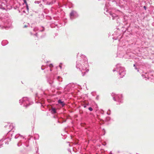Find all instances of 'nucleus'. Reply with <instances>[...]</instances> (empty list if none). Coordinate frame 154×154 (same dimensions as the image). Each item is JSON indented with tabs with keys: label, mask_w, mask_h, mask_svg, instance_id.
<instances>
[{
	"label": "nucleus",
	"mask_w": 154,
	"mask_h": 154,
	"mask_svg": "<svg viewBox=\"0 0 154 154\" xmlns=\"http://www.w3.org/2000/svg\"><path fill=\"white\" fill-rule=\"evenodd\" d=\"M80 57V60H78L76 62V67L77 69H79L81 71L83 70L87 72L88 71V64L87 59L83 55H81Z\"/></svg>",
	"instance_id": "f257e3e1"
},
{
	"label": "nucleus",
	"mask_w": 154,
	"mask_h": 154,
	"mask_svg": "<svg viewBox=\"0 0 154 154\" xmlns=\"http://www.w3.org/2000/svg\"><path fill=\"white\" fill-rule=\"evenodd\" d=\"M116 70L113 69V72L117 71L119 73V74L120 75V78H122L126 74L125 71L124 67L121 66L120 64H117L116 66Z\"/></svg>",
	"instance_id": "f03ea898"
},
{
	"label": "nucleus",
	"mask_w": 154,
	"mask_h": 154,
	"mask_svg": "<svg viewBox=\"0 0 154 154\" xmlns=\"http://www.w3.org/2000/svg\"><path fill=\"white\" fill-rule=\"evenodd\" d=\"M104 11H106V12H104V13L107 15H108V14L109 15V17L110 18H112V20H114L116 19H117L118 18V15L113 13H112V12H110L109 11L108 9L106 8H104Z\"/></svg>",
	"instance_id": "7ed1b4c3"
},
{
	"label": "nucleus",
	"mask_w": 154,
	"mask_h": 154,
	"mask_svg": "<svg viewBox=\"0 0 154 154\" xmlns=\"http://www.w3.org/2000/svg\"><path fill=\"white\" fill-rule=\"evenodd\" d=\"M114 94L113 93L111 94L112 96L113 97V100L115 101H118L119 102H122V95H116L115 96H114Z\"/></svg>",
	"instance_id": "20e7f679"
},
{
	"label": "nucleus",
	"mask_w": 154,
	"mask_h": 154,
	"mask_svg": "<svg viewBox=\"0 0 154 154\" xmlns=\"http://www.w3.org/2000/svg\"><path fill=\"white\" fill-rule=\"evenodd\" d=\"M69 16L70 19H72L77 17L78 14L76 11H72L70 14Z\"/></svg>",
	"instance_id": "39448f33"
},
{
	"label": "nucleus",
	"mask_w": 154,
	"mask_h": 154,
	"mask_svg": "<svg viewBox=\"0 0 154 154\" xmlns=\"http://www.w3.org/2000/svg\"><path fill=\"white\" fill-rule=\"evenodd\" d=\"M152 75L151 73H148V75L147 73H145V74H142V76L143 77V78L145 79V80L148 79L150 77V75Z\"/></svg>",
	"instance_id": "423d86ee"
},
{
	"label": "nucleus",
	"mask_w": 154,
	"mask_h": 154,
	"mask_svg": "<svg viewBox=\"0 0 154 154\" xmlns=\"http://www.w3.org/2000/svg\"><path fill=\"white\" fill-rule=\"evenodd\" d=\"M51 112L52 113H55L56 112V109L55 108H52Z\"/></svg>",
	"instance_id": "0eeeda50"
},
{
	"label": "nucleus",
	"mask_w": 154,
	"mask_h": 154,
	"mask_svg": "<svg viewBox=\"0 0 154 154\" xmlns=\"http://www.w3.org/2000/svg\"><path fill=\"white\" fill-rule=\"evenodd\" d=\"M58 103L60 104L61 105H62L63 106H64V104L63 103V102L62 101L60 100H59L58 101Z\"/></svg>",
	"instance_id": "6e6552de"
},
{
	"label": "nucleus",
	"mask_w": 154,
	"mask_h": 154,
	"mask_svg": "<svg viewBox=\"0 0 154 154\" xmlns=\"http://www.w3.org/2000/svg\"><path fill=\"white\" fill-rule=\"evenodd\" d=\"M88 109L90 111H91L93 110V109L91 107H90L88 108Z\"/></svg>",
	"instance_id": "1a4fd4ad"
},
{
	"label": "nucleus",
	"mask_w": 154,
	"mask_h": 154,
	"mask_svg": "<svg viewBox=\"0 0 154 154\" xmlns=\"http://www.w3.org/2000/svg\"><path fill=\"white\" fill-rule=\"evenodd\" d=\"M49 67L51 68H52L53 67V65L52 64H51L49 65Z\"/></svg>",
	"instance_id": "9d476101"
},
{
	"label": "nucleus",
	"mask_w": 154,
	"mask_h": 154,
	"mask_svg": "<svg viewBox=\"0 0 154 154\" xmlns=\"http://www.w3.org/2000/svg\"><path fill=\"white\" fill-rule=\"evenodd\" d=\"M24 2L26 5H27V2L26 0H23Z\"/></svg>",
	"instance_id": "9b49d317"
},
{
	"label": "nucleus",
	"mask_w": 154,
	"mask_h": 154,
	"mask_svg": "<svg viewBox=\"0 0 154 154\" xmlns=\"http://www.w3.org/2000/svg\"><path fill=\"white\" fill-rule=\"evenodd\" d=\"M27 27V26H26V25H25V26H24L23 28H26Z\"/></svg>",
	"instance_id": "f8f14e48"
},
{
	"label": "nucleus",
	"mask_w": 154,
	"mask_h": 154,
	"mask_svg": "<svg viewBox=\"0 0 154 154\" xmlns=\"http://www.w3.org/2000/svg\"><path fill=\"white\" fill-rule=\"evenodd\" d=\"M143 8H144V9H145V10H146V6H144V7H143Z\"/></svg>",
	"instance_id": "ddd939ff"
},
{
	"label": "nucleus",
	"mask_w": 154,
	"mask_h": 154,
	"mask_svg": "<svg viewBox=\"0 0 154 154\" xmlns=\"http://www.w3.org/2000/svg\"><path fill=\"white\" fill-rule=\"evenodd\" d=\"M26 7H27V8L28 10L29 9V8H28V5H27V6H26Z\"/></svg>",
	"instance_id": "4468645a"
},
{
	"label": "nucleus",
	"mask_w": 154,
	"mask_h": 154,
	"mask_svg": "<svg viewBox=\"0 0 154 154\" xmlns=\"http://www.w3.org/2000/svg\"><path fill=\"white\" fill-rule=\"evenodd\" d=\"M134 67H136V65H135V64H134Z\"/></svg>",
	"instance_id": "2eb2a0df"
},
{
	"label": "nucleus",
	"mask_w": 154,
	"mask_h": 154,
	"mask_svg": "<svg viewBox=\"0 0 154 154\" xmlns=\"http://www.w3.org/2000/svg\"><path fill=\"white\" fill-rule=\"evenodd\" d=\"M135 69H137V67H135Z\"/></svg>",
	"instance_id": "dca6fc26"
},
{
	"label": "nucleus",
	"mask_w": 154,
	"mask_h": 154,
	"mask_svg": "<svg viewBox=\"0 0 154 154\" xmlns=\"http://www.w3.org/2000/svg\"><path fill=\"white\" fill-rule=\"evenodd\" d=\"M137 72H139V70L138 69L137 70Z\"/></svg>",
	"instance_id": "f3484780"
},
{
	"label": "nucleus",
	"mask_w": 154,
	"mask_h": 154,
	"mask_svg": "<svg viewBox=\"0 0 154 154\" xmlns=\"http://www.w3.org/2000/svg\"><path fill=\"white\" fill-rule=\"evenodd\" d=\"M84 74H83L82 75L83 76H84Z\"/></svg>",
	"instance_id": "a211bd4d"
},
{
	"label": "nucleus",
	"mask_w": 154,
	"mask_h": 154,
	"mask_svg": "<svg viewBox=\"0 0 154 154\" xmlns=\"http://www.w3.org/2000/svg\"><path fill=\"white\" fill-rule=\"evenodd\" d=\"M86 107V106H84V107Z\"/></svg>",
	"instance_id": "6ab92c4d"
},
{
	"label": "nucleus",
	"mask_w": 154,
	"mask_h": 154,
	"mask_svg": "<svg viewBox=\"0 0 154 154\" xmlns=\"http://www.w3.org/2000/svg\"><path fill=\"white\" fill-rule=\"evenodd\" d=\"M103 145H105V144H103Z\"/></svg>",
	"instance_id": "aec40b11"
}]
</instances>
